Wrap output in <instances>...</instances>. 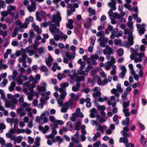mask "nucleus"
Here are the masks:
<instances>
[{
  "mask_svg": "<svg viewBox=\"0 0 147 147\" xmlns=\"http://www.w3.org/2000/svg\"><path fill=\"white\" fill-rule=\"evenodd\" d=\"M8 100L6 101L5 106L6 108L9 107L11 110H13L16 108L15 104H16L18 102V100L14 96L10 94H7Z\"/></svg>",
  "mask_w": 147,
  "mask_h": 147,
  "instance_id": "1",
  "label": "nucleus"
},
{
  "mask_svg": "<svg viewBox=\"0 0 147 147\" xmlns=\"http://www.w3.org/2000/svg\"><path fill=\"white\" fill-rule=\"evenodd\" d=\"M49 111H45L42 113L40 116H37L36 117L35 122L41 125L48 122L49 119L47 116L49 115Z\"/></svg>",
  "mask_w": 147,
  "mask_h": 147,
  "instance_id": "2",
  "label": "nucleus"
},
{
  "mask_svg": "<svg viewBox=\"0 0 147 147\" xmlns=\"http://www.w3.org/2000/svg\"><path fill=\"white\" fill-rule=\"evenodd\" d=\"M145 54L143 52L139 53L136 54H131L130 58L131 60H134L135 63L141 62L143 58H145Z\"/></svg>",
  "mask_w": 147,
  "mask_h": 147,
  "instance_id": "3",
  "label": "nucleus"
},
{
  "mask_svg": "<svg viewBox=\"0 0 147 147\" xmlns=\"http://www.w3.org/2000/svg\"><path fill=\"white\" fill-rule=\"evenodd\" d=\"M62 20L61 14L59 12L57 11V13L54 14L52 16V18L51 22L53 23H55L56 27H59L60 22Z\"/></svg>",
  "mask_w": 147,
  "mask_h": 147,
  "instance_id": "4",
  "label": "nucleus"
},
{
  "mask_svg": "<svg viewBox=\"0 0 147 147\" xmlns=\"http://www.w3.org/2000/svg\"><path fill=\"white\" fill-rule=\"evenodd\" d=\"M117 89L115 88H113L111 90V92L112 94H114V95L117 98V101H119V94L117 92H121L123 91L121 87V84H117L116 86Z\"/></svg>",
  "mask_w": 147,
  "mask_h": 147,
  "instance_id": "5",
  "label": "nucleus"
},
{
  "mask_svg": "<svg viewBox=\"0 0 147 147\" xmlns=\"http://www.w3.org/2000/svg\"><path fill=\"white\" fill-rule=\"evenodd\" d=\"M16 6L11 5H8L7 7V10L9 12V14L12 15L15 18H18L19 17L18 13H17L16 16H14L15 13H12V11H15L16 10Z\"/></svg>",
  "mask_w": 147,
  "mask_h": 147,
  "instance_id": "6",
  "label": "nucleus"
},
{
  "mask_svg": "<svg viewBox=\"0 0 147 147\" xmlns=\"http://www.w3.org/2000/svg\"><path fill=\"white\" fill-rule=\"evenodd\" d=\"M50 32L54 36V38L56 40L58 41L59 40L60 38V35L56 34V33H59L60 32V30L59 28H56V26L54 28L51 27L50 28Z\"/></svg>",
  "mask_w": 147,
  "mask_h": 147,
  "instance_id": "7",
  "label": "nucleus"
},
{
  "mask_svg": "<svg viewBox=\"0 0 147 147\" xmlns=\"http://www.w3.org/2000/svg\"><path fill=\"white\" fill-rule=\"evenodd\" d=\"M124 34L125 35L128 34V40L129 44L131 45H133L134 42L133 36L131 31H129L128 29H125L124 31Z\"/></svg>",
  "mask_w": 147,
  "mask_h": 147,
  "instance_id": "8",
  "label": "nucleus"
},
{
  "mask_svg": "<svg viewBox=\"0 0 147 147\" xmlns=\"http://www.w3.org/2000/svg\"><path fill=\"white\" fill-rule=\"evenodd\" d=\"M46 86V82H41L40 85L37 86L36 90L39 93H40L42 92H45Z\"/></svg>",
  "mask_w": 147,
  "mask_h": 147,
  "instance_id": "9",
  "label": "nucleus"
},
{
  "mask_svg": "<svg viewBox=\"0 0 147 147\" xmlns=\"http://www.w3.org/2000/svg\"><path fill=\"white\" fill-rule=\"evenodd\" d=\"M71 105L72 103L71 101L65 102L63 105V107L61 109V112L63 113H66L69 109V107Z\"/></svg>",
  "mask_w": 147,
  "mask_h": 147,
  "instance_id": "10",
  "label": "nucleus"
},
{
  "mask_svg": "<svg viewBox=\"0 0 147 147\" xmlns=\"http://www.w3.org/2000/svg\"><path fill=\"white\" fill-rule=\"evenodd\" d=\"M67 94L66 92H64L63 93L61 94L59 97V99L58 100L57 103L59 107H62L63 100L64 99Z\"/></svg>",
  "mask_w": 147,
  "mask_h": 147,
  "instance_id": "11",
  "label": "nucleus"
},
{
  "mask_svg": "<svg viewBox=\"0 0 147 147\" xmlns=\"http://www.w3.org/2000/svg\"><path fill=\"white\" fill-rule=\"evenodd\" d=\"M128 141L127 139L124 137H121L119 139L120 142L124 143L125 144L126 147H134V145L132 144H128Z\"/></svg>",
  "mask_w": 147,
  "mask_h": 147,
  "instance_id": "12",
  "label": "nucleus"
},
{
  "mask_svg": "<svg viewBox=\"0 0 147 147\" xmlns=\"http://www.w3.org/2000/svg\"><path fill=\"white\" fill-rule=\"evenodd\" d=\"M98 41H100V45L102 47H104L107 44L108 39L107 38H105L103 36H101L98 39Z\"/></svg>",
  "mask_w": 147,
  "mask_h": 147,
  "instance_id": "13",
  "label": "nucleus"
},
{
  "mask_svg": "<svg viewBox=\"0 0 147 147\" xmlns=\"http://www.w3.org/2000/svg\"><path fill=\"white\" fill-rule=\"evenodd\" d=\"M31 104L30 103H28L26 102H24L23 103L22 105H21L22 107L25 110L26 112L27 111H31L32 109L30 108Z\"/></svg>",
  "mask_w": 147,
  "mask_h": 147,
  "instance_id": "14",
  "label": "nucleus"
},
{
  "mask_svg": "<svg viewBox=\"0 0 147 147\" xmlns=\"http://www.w3.org/2000/svg\"><path fill=\"white\" fill-rule=\"evenodd\" d=\"M83 67H80L79 69L77 71V74L80 75H83L84 76H86L88 74V72L89 70L86 68L85 70H83Z\"/></svg>",
  "mask_w": 147,
  "mask_h": 147,
  "instance_id": "15",
  "label": "nucleus"
},
{
  "mask_svg": "<svg viewBox=\"0 0 147 147\" xmlns=\"http://www.w3.org/2000/svg\"><path fill=\"white\" fill-rule=\"evenodd\" d=\"M71 140L73 142L70 143L68 147H82L81 144H78V141L72 138Z\"/></svg>",
  "mask_w": 147,
  "mask_h": 147,
  "instance_id": "16",
  "label": "nucleus"
},
{
  "mask_svg": "<svg viewBox=\"0 0 147 147\" xmlns=\"http://www.w3.org/2000/svg\"><path fill=\"white\" fill-rule=\"evenodd\" d=\"M145 25H146L144 24H142L141 25L138 24L136 25V27L139 30V32L140 35L144 34Z\"/></svg>",
  "mask_w": 147,
  "mask_h": 147,
  "instance_id": "17",
  "label": "nucleus"
},
{
  "mask_svg": "<svg viewBox=\"0 0 147 147\" xmlns=\"http://www.w3.org/2000/svg\"><path fill=\"white\" fill-rule=\"evenodd\" d=\"M69 83H61L60 85V87L59 88V92L61 94L63 93L64 92H66L65 91L66 87L69 86Z\"/></svg>",
  "mask_w": 147,
  "mask_h": 147,
  "instance_id": "18",
  "label": "nucleus"
},
{
  "mask_svg": "<svg viewBox=\"0 0 147 147\" xmlns=\"http://www.w3.org/2000/svg\"><path fill=\"white\" fill-rule=\"evenodd\" d=\"M16 112L17 114L21 117H23L26 114V112L21 106L17 109Z\"/></svg>",
  "mask_w": 147,
  "mask_h": 147,
  "instance_id": "19",
  "label": "nucleus"
},
{
  "mask_svg": "<svg viewBox=\"0 0 147 147\" xmlns=\"http://www.w3.org/2000/svg\"><path fill=\"white\" fill-rule=\"evenodd\" d=\"M48 25L49 26V30L50 31V28L51 27H53V28H55L56 26L54 24H52L51 22L49 21L48 22H44L43 23H42L40 24V26L41 27H46Z\"/></svg>",
  "mask_w": 147,
  "mask_h": 147,
  "instance_id": "20",
  "label": "nucleus"
},
{
  "mask_svg": "<svg viewBox=\"0 0 147 147\" xmlns=\"http://www.w3.org/2000/svg\"><path fill=\"white\" fill-rule=\"evenodd\" d=\"M94 93L93 94V96L96 98L97 96H100L101 95V93L99 90V88L98 87H95L94 89Z\"/></svg>",
  "mask_w": 147,
  "mask_h": 147,
  "instance_id": "21",
  "label": "nucleus"
},
{
  "mask_svg": "<svg viewBox=\"0 0 147 147\" xmlns=\"http://www.w3.org/2000/svg\"><path fill=\"white\" fill-rule=\"evenodd\" d=\"M66 27L69 29H72L74 28L73 21L71 19H69L68 22L66 24Z\"/></svg>",
  "mask_w": 147,
  "mask_h": 147,
  "instance_id": "22",
  "label": "nucleus"
},
{
  "mask_svg": "<svg viewBox=\"0 0 147 147\" xmlns=\"http://www.w3.org/2000/svg\"><path fill=\"white\" fill-rule=\"evenodd\" d=\"M140 49V46L138 44L135 45L134 49L132 48H130V52L131 54H136L138 53Z\"/></svg>",
  "mask_w": 147,
  "mask_h": 147,
  "instance_id": "23",
  "label": "nucleus"
},
{
  "mask_svg": "<svg viewBox=\"0 0 147 147\" xmlns=\"http://www.w3.org/2000/svg\"><path fill=\"white\" fill-rule=\"evenodd\" d=\"M53 61V59L51 56H49L48 57L45 59V62L47 65L48 66H51V63Z\"/></svg>",
  "mask_w": 147,
  "mask_h": 147,
  "instance_id": "24",
  "label": "nucleus"
},
{
  "mask_svg": "<svg viewBox=\"0 0 147 147\" xmlns=\"http://www.w3.org/2000/svg\"><path fill=\"white\" fill-rule=\"evenodd\" d=\"M40 138L39 137H37L36 139L34 144L32 146H28L27 147H39L40 146Z\"/></svg>",
  "mask_w": 147,
  "mask_h": 147,
  "instance_id": "25",
  "label": "nucleus"
},
{
  "mask_svg": "<svg viewBox=\"0 0 147 147\" xmlns=\"http://www.w3.org/2000/svg\"><path fill=\"white\" fill-rule=\"evenodd\" d=\"M23 77L22 74H20L19 75L17 78L15 80L17 82L18 84L19 85H21L23 83V81L22 79V78Z\"/></svg>",
  "mask_w": 147,
  "mask_h": 147,
  "instance_id": "26",
  "label": "nucleus"
},
{
  "mask_svg": "<svg viewBox=\"0 0 147 147\" xmlns=\"http://www.w3.org/2000/svg\"><path fill=\"white\" fill-rule=\"evenodd\" d=\"M39 129L42 132L45 134L46 133L49 129V127L47 125H45L44 127H43L41 126H39L38 127Z\"/></svg>",
  "mask_w": 147,
  "mask_h": 147,
  "instance_id": "27",
  "label": "nucleus"
},
{
  "mask_svg": "<svg viewBox=\"0 0 147 147\" xmlns=\"http://www.w3.org/2000/svg\"><path fill=\"white\" fill-rule=\"evenodd\" d=\"M103 52L104 55H109L112 53V49L108 47L103 50Z\"/></svg>",
  "mask_w": 147,
  "mask_h": 147,
  "instance_id": "28",
  "label": "nucleus"
},
{
  "mask_svg": "<svg viewBox=\"0 0 147 147\" xmlns=\"http://www.w3.org/2000/svg\"><path fill=\"white\" fill-rule=\"evenodd\" d=\"M38 82L37 80H36L35 81V82H33L30 84L29 89L32 93H33V89L36 86V83H37Z\"/></svg>",
  "mask_w": 147,
  "mask_h": 147,
  "instance_id": "29",
  "label": "nucleus"
},
{
  "mask_svg": "<svg viewBox=\"0 0 147 147\" xmlns=\"http://www.w3.org/2000/svg\"><path fill=\"white\" fill-rule=\"evenodd\" d=\"M27 8L29 12H32L35 11L36 9V7L34 4L32 5H29L27 6Z\"/></svg>",
  "mask_w": 147,
  "mask_h": 147,
  "instance_id": "30",
  "label": "nucleus"
},
{
  "mask_svg": "<svg viewBox=\"0 0 147 147\" xmlns=\"http://www.w3.org/2000/svg\"><path fill=\"white\" fill-rule=\"evenodd\" d=\"M112 63L110 61H108L105 63L104 65V67L107 70H109L111 69Z\"/></svg>",
  "mask_w": 147,
  "mask_h": 147,
  "instance_id": "31",
  "label": "nucleus"
},
{
  "mask_svg": "<svg viewBox=\"0 0 147 147\" xmlns=\"http://www.w3.org/2000/svg\"><path fill=\"white\" fill-rule=\"evenodd\" d=\"M27 57V55L25 53L22 54V57L19 59V60L20 62H22V63H26V58Z\"/></svg>",
  "mask_w": 147,
  "mask_h": 147,
  "instance_id": "32",
  "label": "nucleus"
},
{
  "mask_svg": "<svg viewBox=\"0 0 147 147\" xmlns=\"http://www.w3.org/2000/svg\"><path fill=\"white\" fill-rule=\"evenodd\" d=\"M19 33L18 28L17 27H15L14 30L13 32H12L11 36L13 38L16 36V35Z\"/></svg>",
  "mask_w": 147,
  "mask_h": 147,
  "instance_id": "33",
  "label": "nucleus"
},
{
  "mask_svg": "<svg viewBox=\"0 0 147 147\" xmlns=\"http://www.w3.org/2000/svg\"><path fill=\"white\" fill-rule=\"evenodd\" d=\"M128 130V128L127 127H123V130H122L121 133H122V135L125 137H127L129 136V135L127 134L126 132Z\"/></svg>",
  "mask_w": 147,
  "mask_h": 147,
  "instance_id": "34",
  "label": "nucleus"
},
{
  "mask_svg": "<svg viewBox=\"0 0 147 147\" xmlns=\"http://www.w3.org/2000/svg\"><path fill=\"white\" fill-rule=\"evenodd\" d=\"M64 123L63 121L61 120H56L55 123L53 124V128L54 129L58 127V125L57 124L62 125Z\"/></svg>",
  "mask_w": 147,
  "mask_h": 147,
  "instance_id": "35",
  "label": "nucleus"
},
{
  "mask_svg": "<svg viewBox=\"0 0 147 147\" xmlns=\"http://www.w3.org/2000/svg\"><path fill=\"white\" fill-rule=\"evenodd\" d=\"M23 139V137L21 136H19L16 138L14 144H16V143H19L21 142Z\"/></svg>",
  "mask_w": 147,
  "mask_h": 147,
  "instance_id": "36",
  "label": "nucleus"
},
{
  "mask_svg": "<svg viewBox=\"0 0 147 147\" xmlns=\"http://www.w3.org/2000/svg\"><path fill=\"white\" fill-rule=\"evenodd\" d=\"M96 117L97 120L99 119L101 123L105 122L107 118L106 117H101L99 115H97Z\"/></svg>",
  "mask_w": 147,
  "mask_h": 147,
  "instance_id": "37",
  "label": "nucleus"
},
{
  "mask_svg": "<svg viewBox=\"0 0 147 147\" xmlns=\"http://www.w3.org/2000/svg\"><path fill=\"white\" fill-rule=\"evenodd\" d=\"M96 107L98 110L100 111H104L106 109L105 106L104 105L101 106L99 105H96Z\"/></svg>",
  "mask_w": 147,
  "mask_h": 147,
  "instance_id": "38",
  "label": "nucleus"
},
{
  "mask_svg": "<svg viewBox=\"0 0 147 147\" xmlns=\"http://www.w3.org/2000/svg\"><path fill=\"white\" fill-rule=\"evenodd\" d=\"M53 140L54 142H55L56 141L58 142L59 144L62 142L63 141V139L61 138L59 136H56L55 139H53Z\"/></svg>",
  "mask_w": 147,
  "mask_h": 147,
  "instance_id": "39",
  "label": "nucleus"
},
{
  "mask_svg": "<svg viewBox=\"0 0 147 147\" xmlns=\"http://www.w3.org/2000/svg\"><path fill=\"white\" fill-rule=\"evenodd\" d=\"M33 21V18L31 16H29L28 18H26L25 20L26 23L28 24H29L30 22H32Z\"/></svg>",
  "mask_w": 147,
  "mask_h": 147,
  "instance_id": "40",
  "label": "nucleus"
},
{
  "mask_svg": "<svg viewBox=\"0 0 147 147\" xmlns=\"http://www.w3.org/2000/svg\"><path fill=\"white\" fill-rule=\"evenodd\" d=\"M107 127L105 126H100L97 129V130H99L101 132L103 133L105 129H107Z\"/></svg>",
  "mask_w": 147,
  "mask_h": 147,
  "instance_id": "41",
  "label": "nucleus"
},
{
  "mask_svg": "<svg viewBox=\"0 0 147 147\" xmlns=\"http://www.w3.org/2000/svg\"><path fill=\"white\" fill-rule=\"evenodd\" d=\"M130 121V119L129 118H126L125 120H123L122 122V124L124 125L128 126L129 125V123Z\"/></svg>",
  "mask_w": 147,
  "mask_h": 147,
  "instance_id": "42",
  "label": "nucleus"
},
{
  "mask_svg": "<svg viewBox=\"0 0 147 147\" xmlns=\"http://www.w3.org/2000/svg\"><path fill=\"white\" fill-rule=\"evenodd\" d=\"M26 52V51L24 49H21V50L19 51H17L16 53V55L18 57H19L20 55L21 54H22L25 53Z\"/></svg>",
  "mask_w": 147,
  "mask_h": 147,
  "instance_id": "43",
  "label": "nucleus"
},
{
  "mask_svg": "<svg viewBox=\"0 0 147 147\" xmlns=\"http://www.w3.org/2000/svg\"><path fill=\"white\" fill-rule=\"evenodd\" d=\"M29 49V47H28L26 48V49H25L26 51V52L25 53H28L29 55L30 56H31L33 55L34 51L32 50L28 51V50Z\"/></svg>",
  "mask_w": 147,
  "mask_h": 147,
  "instance_id": "44",
  "label": "nucleus"
},
{
  "mask_svg": "<svg viewBox=\"0 0 147 147\" xmlns=\"http://www.w3.org/2000/svg\"><path fill=\"white\" fill-rule=\"evenodd\" d=\"M70 49L72 51L71 55L74 57L75 56V47L73 45L71 46L70 47Z\"/></svg>",
  "mask_w": 147,
  "mask_h": 147,
  "instance_id": "45",
  "label": "nucleus"
},
{
  "mask_svg": "<svg viewBox=\"0 0 147 147\" xmlns=\"http://www.w3.org/2000/svg\"><path fill=\"white\" fill-rule=\"evenodd\" d=\"M113 29V27L110 25H108V28L105 30V32L106 34H109V31H112Z\"/></svg>",
  "mask_w": 147,
  "mask_h": 147,
  "instance_id": "46",
  "label": "nucleus"
},
{
  "mask_svg": "<svg viewBox=\"0 0 147 147\" xmlns=\"http://www.w3.org/2000/svg\"><path fill=\"white\" fill-rule=\"evenodd\" d=\"M87 21L88 23V25H87L86 24H84V27L86 28H90V23H91L92 20L90 18H88L87 20Z\"/></svg>",
  "mask_w": 147,
  "mask_h": 147,
  "instance_id": "47",
  "label": "nucleus"
},
{
  "mask_svg": "<svg viewBox=\"0 0 147 147\" xmlns=\"http://www.w3.org/2000/svg\"><path fill=\"white\" fill-rule=\"evenodd\" d=\"M127 93L126 91L124 92V93L122 94L121 97L122 99L124 100H126L127 99Z\"/></svg>",
  "mask_w": 147,
  "mask_h": 147,
  "instance_id": "48",
  "label": "nucleus"
},
{
  "mask_svg": "<svg viewBox=\"0 0 147 147\" xmlns=\"http://www.w3.org/2000/svg\"><path fill=\"white\" fill-rule=\"evenodd\" d=\"M105 33L103 31H100L97 32L96 33V35L97 37L103 36L105 35Z\"/></svg>",
  "mask_w": 147,
  "mask_h": 147,
  "instance_id": "49",
  "label": "nucleus"
},
{
  "mask_svg": "<svg viewBox=\"0 0 147 147\" xmlns=\"http://www.w3.org/2000/svg\"><path fill=\"white\" fill-rule=\"evenodd\" d=\"M40 69L41 71L44 72H47L48 70L47 67L43 65H41L40 67Z\"/></svg>",
  "mask_w": 147,
  "mask_h": 147,
  "instance_id": "50",
  "label": "nucleus"
},
{
  "mask_svg": "<svg viewBox=\"0 0 147 147\" xmlns=\"http://www.w3.org/2000/svg\"><path fill=\"white\" fill-rule=\"evenodd\" d=\"M130 105V102L128 101L127 102L124 101L123 103V109L127 108V107L129 106Z\"/></svg>",
  "mask_w": 147,
  "mask_h": 147,
  "instance_id": "51",
  "label": "nucleus"
},
{
  "mask_svg": "<svg viewBox=\"0 0 147 147\" xmlns=\"http://www.w3.org/2000/svg\"><path fill=\"white\" fill-rule=\"evenodd\" d=\"M69 95L71 98L72 99L74 100H77L78 98V96H76L75 94L73 93H71Z\"/></svg>",
  "mask_w": 147,
  "mask_h": 147,
  "instance_id": "52",
  "label": "nucleus"
},
{
  "mask_svg": "<svg viewBox=\"0 0 147 147\" xmlns=\"http://www.w3.org/2000/svg\"><path fill=\"white\" fill-rule=\"evenodd\" d=\"M38 53L39 54H42L45 52V49L44 47H41L38 49Z\"/></svg>",
  "mask_w": 147,
  "mask_h": 147,
  "instance_id": "53",
  "label": "nucleus"
},
{
  "mask_svg": "<svg viewBox=\"0 0 147 147\" xmlns=\"http://www.w3.org/2000/svg\"><path fill=\"white\" fill-rule=\"evenodd\" d=\"M1 16L3 17H5L9 14V12L7 10V11H2L0 12Z\"/></svg>",
  "mask_w": 147,
  "mask_h": 147,
  "instance_id": "54",
  "label": "nucleus"
},
{
  "mask_svg": "<svg viewBox=\"0 0 147 147\" xmlns=\"http://www.w3.org/2000/svg\"><path fill=\"white\" fill-rule=\"evenodd\" d=\"M100 136V133L98 132L94 134V136L93 137L92 140L93 141H94L96 140V139L99 138Z\"/></svg>",
  "mask_w": 147,
  "mask_h": 147,
  "instance_id": "55",
  "label": "nucleus"
},
{
  "mask_svg": "<svg viewBox=\"0 0 147 147\" xmlns=\"http://www.w3.org/2000/svg\"><path fill=\"white\" fill-rule=\"evenodd\" d=\"M96 79L97 83L98 85L102 86V81L100 78L99 76H96L95 77Z\"/></svg>",
  "mask_w": 147,
  "mask_h": 147,
  "instance_id": "56",
  "label": "nucleus"
},
{
  "mask_svg": "<svg viewBox=\"0 0 147 147\" xmlns=\"http://www.w3.org/2000/svg\"><path fill=\"white\" fill-rule=\"evenodd\" d=\"M60 38H61V39H64L65 41V40L67 38V36L66 34H64L62 32H61L60 33Z\"/></svg>",
  "mask_w": 147,
  "mask_h": 147,
  "instance_id": "57",
  "label": "nucleus"
},
{
  "mask_svg": "<svg viewBox=\"0 0 147 147\" xmlns=\"http://www.w3.org/2000/svg\"><path fill=\"white\" fill-rule=\"evenodd\" d=\"M113 121L115 122V124L117 125L119 123V121L118 119V116L116 115L113 117Z\"/></svg>",
  "mask_w": 147,
  "mask_h": 147,
  "instance_id": "58",
  "label": "nucleus"
},
{
  "mask_svg": "<svg viewBox=\"0 0 147 147\" xmlns=\"http://www.w3.org/2000/svg\"><path fill=\"white\" fill-rule=\"evenodd\" d=\"M67 130H68L67 128H66L64 127H63L62 128L60 129L59 133L60 134H62L64 132H66Z\"/></svg>",
  "mask_w": 147,
  "mask_h": 147,
  "instance_id": "59",
  "label": "nucleus"
},
{
  "mask_svg": "<svg viewBox=\"0 0 147 147\" xmlns=\"http://www.w3.org/2000/svg\"><path fill=\"white\" fill-rule=\"evenodd\" d=\"M123 111L126 117H128L129 116V110L127 109H123Z\"/></svg>",
  "mask_w": 147,
  "mask_h": 147,
  "instance_id": "60",
  "label": "nucleus"
},
{
  "mask_svg": "<svg viewBox=\"0 0 147 147\" xmlns=\"http://www.w3.org/2000/svg\"><path fill=\"white\" fill-rule=\"evenodd\" d=\"M81 122L80 121H77L76 122L75 125V129L77 130L80 129V126L81 124Z\"/></svg>",
  "mask_w": 147,
  "mask_h": 147,
  "instance_id": "61",
  "label": "nucleus"
},
{
  "mask_svg": "<svg viewBox=\"0 0 147 147\" xmlns=\"http://www.w3.org/2000/svg\"><path fill=\"white\" fill-rule=\"evenodd\" d=\"M117 53L119 56L122 55L123 53V51L122 49H119L117 50Z\"/></svg>",
  "mask_w": 147,
  "mask_h": 147,
  "instance_id": "62",
  "label": "nucleus"
},
{
  "mask_svg": "<svg viewBox=\"0 0 147 147\" xmlns=\"http://www.w3.org/2000/svg\"><path fill=\"white\" fill-rule=\"evenodd\" d=\"M66 127L68 130L71 131V130L73 128V127L70 123H67L66 125Z\"/></svg>",
  "mask_w": 147,
  "mask_h": 147,
  "instance_id": "63",
  "label": "nucleus"
},
{
  "mask_svg": "<svg viewBox=\"0 0 147 147\" xmlns=\"http://www.w3.org/2000/svg\"><path fill=\"white\" fill-rule=\"evenodd\" d=\"M49 118L50 121L54 123H55L56 121L55 117L53 115H50L49 117Z\"/></svg>",
  "mask_w": 147,
  "mask_h": 147,
  "instance_id": "64",
  "label": "nucleus"
}]
</instances>
